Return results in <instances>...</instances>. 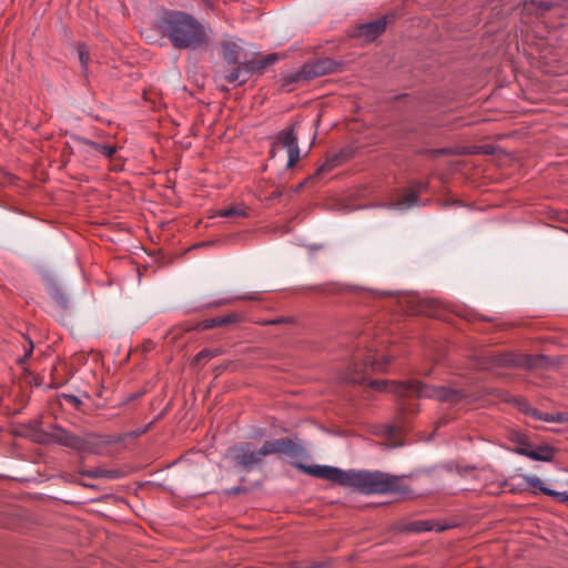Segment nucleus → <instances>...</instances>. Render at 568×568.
Instances as JSON below:
<instances>
[{
  "mask_svg": "<svg viewBox=\"0 0 568 568\" xmlns=\"http://www.w3.org/2000/svg\"><path fill=\"white\" fill-rule=\"evenodd\" d=\"M295 467L310 476L351 487L367 495L407 491L400 477L381 471L342 470L332 466H307L301 463H296Z\"/></svg>",
  "mask_w": 568,
  "mask_h": 568,
  "instance_id": "obj_1",
  "label": "nucleus"
},
{
  "mask_svg": "<svg viewBox=\"0 0 568 568\" xmlns=\"http://www.w3.org/2000/svg\"><path fill=\"white\" fill-rule=\"evenodd\" d=\"M159 31L173 48L194 49L207 42L205 27L193 16L182 11H168L159 21Z\"/></svg>",
  "mask_w": 568,
  "mask_h": 568,
  "instance_id": "obj_2",
  "label": "nucleus"
},
{
  "mask_svg": "<svg viewBox=\"0 0 568 568\" xmlns=\"http://www.w3.org/2000/svg\"><path fill=\"white\" fill-rule=\"evenodd\" d=\"M369 385L378 390L393 392L400 396L434 398L439 402L457 403L463 398V394L459 390L446 387V386H432L425 383L413 381L409 383H388L387 381H373Z\"/></svg>",
  "mask_w": 568,
  "mask_h": 568,
  "instance_id": "obj_3",
  "label": "nucleus"
},
{
  "mask_svg": "<svg viewBox=\"0 0 568 568\" xmlns=\"http://www.w3.org/2000/svg\"><path fill=\"white\" fill-rule=\"evenodd\" d=\"M54 440L65 447L74 449L79 453H94L100 444V437L94 434L77 436L64 429H57Z\"/></svg>",
  "mask_w": 568,
  "mask_h": 568,
  "instance_id": "obj_4",
  "label": "nucleus"
},
{
  "mask_svg": "<svg viewBox=\"0 0 568 568\" xmlns=\"http://www.w3.org/2000/svg\"><path fill=\"white\" fill-rule=\"evenodd\" d=\"M296 129L297 123H293L276 134V143H278L287 151V169L294 168L300 160V148Z\"/></svg>",
  "mask_w": 568,
  "mask_h": 568,
  "instance_id": "obj_5",
  "label": "nucleus"
},
{
  "mask_svg": "<svg viewBox=\"0 0 568 568\" xmlns=\"http://www.w3.org/2000/svg\"><path fill=\"white\" fill-rule=\"evenodd\" d=\"M339 69V64L331 58H320L304 63L301 67V74L306 81L334 73Z\"/></svg>",
  "mask_w": 568,
  "mask_h": 568,
  "instance_id": "obj_6",
  "label": "nucleus"
},
{
  "mask_svg": "<svg viewBox=\"0 0 568 568\" xmlns=\"http://www.w3.org/2000/svg\"><path fill=\"white\" fill-rule=\"evenodd\" d=\"M231 458L241 466H252L261 460L258 452H254L250 443L235 445L227 450Z\"/></svg>",
  "mask_w": 568,
  "mask_h": 568,
  "instance_id": "obj_7",
  "label": "nucleus"
},
{
  "mask_svg": "<svg viewBox=\"0 0 568 568\" xmlns=\"http://www.w3.org/2000/svg\"><path fill=\"white\" fill-rule=\"evenodd\" d=\"M389 363V358L386 356H381L377 358L376 354H369L365 358V362L359 366L355 365V372L353 375L347 377L351 383H358L362 381V374L366 372V369H371L372 372H383L386 368V365Z\"/></svg>",
  "mask_w": 568,
  "mask_h": 568,
  "instance_id": "obj_8",
  "label": "nucleus"
},
{
  "mask_svg": "<svg viewBox=\"0 0 568 568\" xmlns=\"http://www.w3.org/2000/svg\"><path fill=\"white\" fill-rule=\"evenodd\" d=\"M295 452V444L288 438H281L276 440H267L258 450L261 457L277 454V455H293Z\"/></svg>",
  "mask_w": 568,
  "mask_h": 568,
  "instance_id": "obj_9",
  "label": "nucleus"
},
{
  "mask_svg": "<svg viewBox=\"0 0 568 568\" xmlns=\"http://www.w3.org/2000/svg\"><path fill=\"white\" fill-rule=\"evenodd\" d=\"M386 29L385 18L368 22L357 28L355 36L364 41H373L379 37Z\"/></svg>",
  "mask_w": 568,
  "mask_h": 568,
  "instance_id": "obj_10",
  "label": "nucleus"
},
{
  "mask_svg": "<svg viewBox=\"0 0 568 568\" xmlns=\"http://www.w3.org/2000/svg\"><path fill=\"white\" fill-rule=\"evenodd\" d=\"M525 481L528 486L534 487L542 491L545 495L554 497L556 500L560 503H568V489L564 491H557L554 489H550L544 485V481L536 477V476H529L525 478Z\"/></svg>",
  "mask_w": 568,
  "mask_h": 568,
  "instance_id": "obj_11",
  "label": "nucleus"
},
{
  "mask_svg": "<svg viewBox=\"0 0 568 568\" xmlns=\"http://www.w3.org/2000/svg\"><path fill=\"white\" fill-rule=\"evenodd\" d=\"M237 320H239V316L234 313H231V314L204 320L199 324V326L202 329H209V328H213V327H217V326H225V325L235 323V322H237Z\"/></svg>",
  "mask_w": 568,
  "mask_h": 568,
  "instance_id": "obj_12",
  "label": "nucleus"
},
{
  "mask_svg": "<svg viewBox=\"0 0 568 568\" xmlns=\"http://www.w3.org/2000/svg\"><path fill=\"white\" fill-rule=\"evenodd\" d=\"M281 89L285 92H291L294 90V85L302 82H307L304 77L301 74V68L295 72H288L283 74L281 80Z\"/></svg>",
  "mask_w": 568,
  "mask_h": 568,
  "instance_id": "obj_13",
  "label": "nucleus"
},
{
  "mask_svg": "<svg viewBox=\"0 0 568 568\" xmlns=\"http://www.w3.org/2000/svg\"><path fill=\"white\" fill-rule=\"evenodd\" d=\"M241 47L232 41L222 44V54L224 60L230 64H235L240 60Z\"/></svg>",
  "mask_w": 568,
  "mask_h": 568,
  "instance_id": "obj_14",
  "label": "nucleus"
},
{
  "mask_svg": "<svg viewBox=\"0 0 568 568\" xmlns=\"http://www.w3.org/2000/svg\"><path fill=\"white\" fill-rule=\"evenodd\" d=\"M216 215L221 217H246L248 214L243 204H235L217 211Z\"/></svg>",
  "mask_w": 568,
  "mask_h": 568,
  "instance_id": "obj_15",
  "label": "nucleus"
},
{
  "mask_svg": "<svg viewBox=\"0 0 568 568\" xmlns=\"http://www.w3.org/2000/svg\"><path fill=\"white\" fill-rule=\"evenodd\" d=\"M423 189H424V185L420 183L418 185V190H413V189L407 190L404 193L403 197L398 201L397 205L405 206V207H409V206L414 205L417 202L418 195Z\"/></svg>",
  "mask_w": 568,
  "mask_h": 568,
  "instance_id": "obj_16",
  "label": "nucleus"
},
{
  "mask_svg": "<svg viewBox=\"0 0 568 568\" xmlns=\"http://www.w3.org/2000/svg\"><path fill=\"white\" fill-rule=\"evenodd\" d=\"M85 144L92 150L105 156L106 159H111L116 153L115 145H102L93 141H85Z\"/></svg>",
  "mask_w": 568,
  "mask_h": 568,
  "instance_id": "obj_17",
  "label": "nucleus"
},
{
  "mask_svg": "<svg viewBox=\"0 0 568 568\" xmlns=\"http://www.w3.org/2000/svg\"><path fill=\"white\" fill-rule=\"evenodd\" d=\"M276 59H277L276 54H268L265 59H263L261 61L247 62V64H246L247 72H260L266 65L274 63L276 61Z\"/></svg>",
  "mask_w": 568,
  "mask_h": 568,
  "instance_id": "obj_18",
  "label": "nucleus"
},
{
  "mask_svg": "<svg viewBox=\"0 0 568 568\" xmlns=\"http://www.w3.org/2000/svg\"><path fill=\"white\" fill-rule=\"evenodd\" d=\"M77 51L82 67V71L87 72L90 63V52L84 43H79L77 47Z\"/></svg>",
  "mask_w": 568,
  "mask_h": 568,
  "instance_id": "obj_19",
  "label": "nucleus"
},
{
  "mask_svg": "<svg viewBox=\"0 0 568 568\" xmlns=\"http://www.w3.org/2000/svg\"><path fill=\"white\" fill-rule=\"evenodd\" d=\"M246 64L247 62L245 63H242L239 68H236L235 70H233L232 72H230L227 75H225V80L226 82L229 83H233V82H236V81H240V83H244L245 80H240V73L244 70L247 72V69H246Z\"/></svg>",
  "mask_w": 568,
  "mask_h": 568,
  "instance_id": "obj_20",
  "label": "nucleus"
},
{
  "mask_svg": "<svg viewBox=\"0 0 568 568\" xmlns=\"http://www.w3.org/2000/svg\"><path fill=\"white\" fill-rule=\"evenodd\" d=\"M216 355H219L217 351L203 349L195 356L194 361L200 362L202 359H210Z\"/></svg>",
  "mask_w": 568,
  "mask_h": 568,
  "instance_id": "obj_21",
  "label": "nucleus"
},
{
  "mask_svg": "<svg viewBox=\"0 0 568 568\" xmlns=\"http://www.w3.org/2000/svg\"><path fill=\"white\" fill-rule=\"evenodd\" d=\"M525 412L531 416H534L536 419H540V420H545V418H541V417H552L554 415H549V414H544L535 408H530L528 407L527 409H525Z\"/></svg>",
  "mask_w": 568,
  "mask_h": 568,
  "instance_id": "obj_22",
  "label": "nucleus"
},
{
  "mask_svg": "<svg viewBox=\"0 0 568 568\" xmlns=\"http://www.w3.org/2000/svg\"><path fill=\"white\" fill-rule=\"evenodd\" d=\"M545 422L568 423V414L559 413L552 417H544Z\"/></svg>",
  "mask_w": 568,
  "mask_h": 568,
  "instance_id": "obj_23",
  "label": "nucleus"
},
{
  "mask_svg": "<svg viewBox=\"0 0 568 568\" xmlns=\"http://www.w3.org/2000/svg\"><path fill=\"white\" fill-rule=\"evenodd\" d=\"M414 530L426 531V530H430V527L426 523H417L414 526Z\"/></svg>",
  "mask_w": 568,
  "mask_h": 568,
  "instance_id": "obj_24",
  "label": "nucleus"
},
{
  "mask_svg": "<svg viewBox=\"0 0 568 568\" xmlns=\"http://www.w3.org/2000/svg\"><path fill=\"white\" fill-rule=\"evenodd\" d=\"M528 456H529V457H531L532 459H536V460H546V459H548V458H549V456H548V455H547V456H542V455H540V454H538V453H536V452H530V453L528 454Z\"/></svg>",
  "mask_w": 568,
  "mask_h": 568,
  "instance_id": "obj_25",
  "label": "nucleus"
},
{
  "mask_svg": "<svg viewBox=\"0 0 568 568\" xmlns=\"http://www.w3.org/2000/svg\"><path fill=\"white\" fill-rule=\"evenodd\" d=\"M29 347L26 351L24 357H30L33 352V343L29 339L28 341Z\"/></svg>",
  "mask_w": 568,
  "mask_h": 568,
  "instance_id": "obj_26",
  "label": "nucleus"
},
{
  "mask_svg": "<svg viewBox=\"0 0 568 568\" xmlns=\"http://www.w3.org/2000/svg\"><path fill=\"white\" fill-rule=\"evenodd\" d=\"M277 144L278 143H276V142L274 143L273 149H271V152H274V149L276 148Z\"/></svg>",
  "mask_w": 568,
  "mask_h": 568,
  "instance_id": "obj_27",
  "label": "nucleus"
}]
</instances>
